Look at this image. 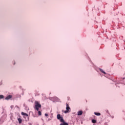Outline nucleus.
<instances>
[{"mask_svg": "<svg viewBox=\"0 0 125 125\" xmlns=\"http://www.w3.org/2000/svg\"><path fill=\"white\" fill-rule=\"evenodd\" d=\"M68 112H69V110H66L64 111V113L65 114H66L67 113H68Z\"/></svg>", "mask_w": 125, "mask_h": 125, "instance_id": "obj_14", "label": "nucleus"}, {"mask_svg": "<svg viewBox=\"0 0 125 125\" xmlns=\"http://www.w3.org/2000/svg\"><path fill=\"white\" fill-rule=\"evenodd\" d=\"M100 71L101 72H102V73H103V74H104V75H105L106 72H105L104 71V70H103V69H100Z\"/></svg>", "mask_w": 125, "mask_h": 125, "instance_id": "obj_9", "label": "nucleus"}, {"mask_svg": "<svg viewBox=\"0 0 125 125\" xmlns=\"http://www.w3.org/2000/svg\"><path fill=\"white\" fill-rule=\"evenodd\" d=\"M66 109L67 110H70V106H69V104H68V103H66Z\"/></svg>", "mask_w": 125, "mask_h": 125, "instance_id": "obj_6", "label": "nucleus"}, {"mask_svg": "<svg viewBox=\"0 0 125 125\" xmlns=\"http://www.w3.org/2000/svg\"><path fill=\"white\" fill-rule=\"evenodd\" d=\"M92 123H93V124H96V120L93 119L92 120Z\"/></svg>", "mask_w": 125, "mask_h": 125, "instance_id": "obj_11", "label": "nucleus"}, {"mask_svg": "<svg viewBox=\"0 0 125 125\" xmlns=\"http://www.w3.org/2000/svg\"><path fill=\"white\" fill-rule=\"evenodd\" d=\"M18 121H19V124H21L22 123V119H21V118H19Z\"/></svg>", "mask_w": 125, "mask_h": 125, "instance_id": "obj_10", "label": "nucleus"}, {"mask_svg": "<svg viewBox=\"0 0 125 125\" xmlns=\"http://www.w3.org/2000/svg\"><path fill=\"white\" fill-rule=\"evenodd\" d=\"M94 114L96 115V116H100V115H101V114L99 112H95Z\"/></svg>", "mask_w": 125, "mask_h": 125, "instance_id": "obj_8", "label": "nucleus"}, {"mask_svg": "<svg viewBox=\"0 0 125 125\" xmlns=\"http://www.w3.org/2000/svg\"><path fill=\"white\" fill-rule=\"evenodd\" d=\"M45 117H47V116H48V115L46 113V114H45Z\"/></svg>", "mask_w": 125, "mask_h": 125, "instance_id": "obj_15", "label": "nucleus"}, {"mask_svg": "<svg viewBox=\"0 0 125 125\" xmlns=\"http://www.w3.org/2000/svg\"><path fill=\"white\" fill-rule=\"evenodd\" d=\"M12 97V96L11 95H9L7 97H6L5 98V100H9V99H10V98H11Z\"/></svg>", "mask_w": 125, "mask_h": 125, "instance_id": "obj_4", "label": "nucleus"}, {"mask_svg": "<svg viewBox=\"0 0 125 125\" xmlns=\"http://www.w3.org/2000/svg\"><path fill=\"white\" fill-rule=\"evenodd\" d=\"M61 123H61L60 125H68V123H65V121H64V120H63V122H61Z\"/></svg>", "mask_w": 125, "mask_h": 125, "instance_id": "obj_5", "label": "nucleus"}, {"mask_svg": "<svg viewBox=\"0 0 125 125\" xmlns=\"http://www.w3.org/2000/svg\"><path fill=\"white\" fill-rule=\"evenodd\" d=\"M57 119H58V120H59V121L60 122H64V119H63V118L62 117H61V115H60V114L57 115Z\"/></svg>", "mask_w": 125, "mask_h": 125, "instance_id": "obj_2", "label": "nucleus"}, {"mask_svg": "<svg viewBox=\"0 0 125 125\" xmlns=\"http://www.w3.org/2000/svg\"><path fill=\"white\" fill-rule=\"evenodd\" d=\"M4 96L2 95H0V99H2V98H3Z\"/></svg>", "mask_w": 125, "mask_h": 125, "instance_id": "obj_13", "label": "nucleus"}, {"mask_svg": "<svg viewBox=\"0 0 125 125\" xmlns=\"http://www.w3.org/2000/svg\"><path fill=\"white\" fill-rule=\"evenodd\" d=\"M38 115H39V116H42V112H41V111H38Z\"/></svg>", "mask_w": 125, "mask_h": 125, "instance_id": "obj_12", "label": "nucleus"}, {"mask_svg": "<svg viewBox=\"0 0 125 125\" xmlns=\"http://www.w3.org/2000/svg\"><path fill=\"white\" fill-rule=\"evenodd\" d=\"M35 109L37 110V111H39V108H42V105L39 103V102H35Z\"/></svg>", "mask_w": 125, "mask_h": 125, "instance_id": "obj_1", "label": "nucleus"}, {"mask_svg": "<svg viewBox=\"0 0 125 125\" xmlns=\"http://www.w3.org/2000/svg\"><path fill=\"white\" fill-rule=\"evenodd\" d=\"M77 115L78 116H82L83 115V111L81 110L78 111Z\"/></svg>", "mask_w": 125, "mask_h": 125, "instance_id": "obj_3", "label": "nucleus"}, {"mask_svg": "<svg viewBox=\"0 0 125 125\" xmlns=\"http://www.w3.org/2000/svg\"><path fill=\"white\" fill-rule=\"evenodd\" d=\"M21 115H22V116H26V117L28 116V114L23 112H21Z\"/></svg>", "mask_w": 125, "mask_h": 125, "instance_id": "obj_7", "label": "nucleus"}]
</instances>
